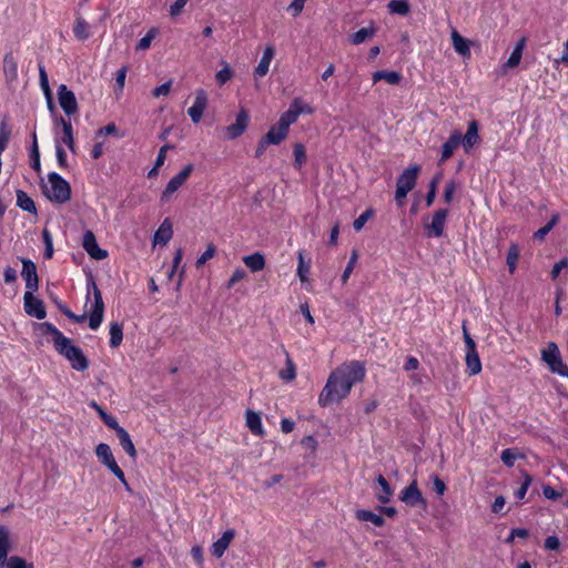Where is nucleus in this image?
Segmentation results:
<instances>
[{
  "instance_id": "51",
  "label": "nucleus",
  "mask_w": 568,
  "mask_h": 568,
  "mask_svg": "<svg viewBox=\"0 0 568 568\" xmlns=\"http://www.w3.org/2000/svg\"><path fill=\"white\" fill-rule=\"evenodd\" d=\"M6 568H33L32 564H28L23 558L12 556L4 564Z\"/></svg>"
},
{
  "instance_id": "33",
  "label": "nucleus",
  "mask_w": 568,
  "mask_h": 568,
  "mask_svg": "<svg viewBox=\"0 0 568 568\" xmlns=\"http://www.w3.org/2000/svg\"><path fill=\"white\" fill-rule=\"evenodd\" d=\"M452 41L455 51L463 57L470 55V49L466 39H464L456 30L452 32Z\"/></svg>"
},
{
  "instance_id": "59",
  "label": "nucleus",
  "mask_w": 568,
  "mask_h": 568,
  "mask_svg": "<svg viewBox=\"0 0 568 568\" xmlns=\"http://www.w3.org/2000/svg\"><path fill=\"white\" fill-rule=\"evenodd\" d=\"M245 272L242 268H237L232 274L231 278L227 282V288L234 286L237 282L242 281L245 277Z\"/></svg>"
},
{
  "instance_id": "60",
  "label": "nucleus",
  "mask_w": 568,
  "mask_h": 568,
  "mask_svg": "<svg viewBox=\"0 0 568 568\" xmlns=\"http://www.w3.org/2000/svg\"><path fill=\"white\" fill-rule=\"evenodd\" d=\"M55 154H57V160H58V163L61 168H67L68 166V163H67V154H65V151L62 149V146L57 143L55 145Z\"/></svg>"
},
{
  "instance_id": "12",
  "label": "nucleus",
  "mask_w": 568,
  "mask_h": 568,
  "mask_svg": "<svg viewBox=\"0 0 568 568\" xmlns=\"http://www.w3.org/2000/svg\"><path fill=\"white\" fill-rule=\"evenodd\" d=\"M82 246L93 260L100 261L108 256V252L99 247L95 235L90 230L85 231L83 234Z\"/></svg>"
},
{
  "instance_id": "32",
  "label": "nucleus",
  "mask_w": 568,
  "mask_h": 568,
  "mask_svg": "<svg viewBox=\"0 0 568 568\" xmlns=\"http://www.w3.org/2000/svg\"><path fill=\"white\" fill-rule=\"evenodd\" d=\"M355 517L359 521H369L376 527H382L385 524V519L371 510L358 509L355 513Z\"/></svg>"
},
{
  "instance_id": "29",
  "label": "nucleus",
  "mask_w": 568,
  "mask_h": 568,
  "mask_svg": "<svg viewBox=\"0 0 568 568\" xmlns=\"http://www.w3.org/2000/svg\"><path fill=\"white\" fill-rule=\"evenodd\" d=\"M382 80L386 81L389 84L396 85V84H399V82L402 80V74L397 71H386V70H381V71H376L373 73L374 83L382 81Z\"/></svg>"
},
{
  "instance_id": "52",
  "label": "nucleus",
  "mask_w": 568,
  "mask_h": 568,
  "mask_svg": "<svg viewBox=\"0 0 568 568\" xmlns=\"http://www.w3.org/2000/svg\"><path fill=\"white\" fill-rule=\"evenodd\" d=\"M216 248L214 244L210 243L205 250V252L202 253V255L196 260V267L203 266L209 260H211L215 255Z\"/></svg>"
},
{
  "instance_id": "19",
  "label": "nucleus",
  "mask_w": 568,
  "mask_h": 568,
  "mask_svg": "<svg viewBox=\"0 0 568 568\" xmlns=\"http://www.w3.org/2000/svg\"><path fill=\"white\" fill-rule=\"evenodd\" d=\"M113 430L115 432L119 443H120L121 447L124 449V452L132 459H135L138 456V453H136L135 446H134L129 433L120 425L116 427V429H113Z\"/></svg>"
},
{
  "instance_id": "46",
  "label": "nucleus",
  "mask_w": 568,
  "mask_h": 568,
  "mask_svg": "<svg viewBox=\"0 0 568 568\" xmlns=\"http://www.w3.org/2000/svg\"><path fill=\"white\" fill-rule=\"evenodd\" d=\"M310 263H306L304 261L303 252H298V265H297V276L300 277L301 282H305L308 280L310 274Z\"/></svg>"
},
{
  "instance_id": "17",
  "label": "nucleus",
  "mask_w": 568,
  "mask_h": 568,
  "mask_svg": "<svg viewBox=\"0 0 568 568\" xmlns=\"http://www.w3.org/2000/svg\"><path fill=\"white\" fill-rule=\"evenodd\" d=\"M480 141L477 121H470L465 135H462V145L466 153H469L474 145Z\"/></svg>"
},
{
  "instance_id": "21",
  "label": "nucleus",
  "mask_w": 568,
  "mask_h": 568,
  "mask_svg": "<svg viewBox=\"0 0 568 568\" xmlns=\"http://www.w3.org/2000/svg\"><path fill=\"white\" fill-rule=\"evenodd\" d=\"M462 142V133L454 131L449 139L442 146L440 162L447 161Z\"/></svg>"
},
{
  "instance_id": "15",
  "label": "nucleus",
  "mask_w": 568,
  "mask_h": 568,
  "mask_svg": "<svg viewBox=\"0 0 568 568\" xmlns=\"http://www.w3.org/2000/svg\"><path fill=\"white\" fill-rule=\"evenodd\" d=\"M207 105V95L204 90L200 89L195 92V100L191 108H189L187 113L191 116L194 123H197L206 109Z\"/></svg>"
},
{
  "instance_id": "58",
  "label": "nucleus",
  "mask_w": 568,
  "mask_h": 568,
  "mask_svg": "<svg viewBox=\"0 0 568 568\" xmlns=\"http://www.w3.org/2000/svg\"><path fill=\"white\" fill-rule=\"evenodd\" d=\"M170 90H171V81H168L159 87H156L153 91H152V95L154 98H159L161 95H168L170 93Z\"/></svg>"
},
{
  "instance_id": "56",
  "label": "nucleus",
  "mask_w": 568,
  "mask_h": 568,
  "mask_svg": "<svg viewBox=\"0 0 568 568\" xmlns=\"http://www.w3.org/2000/svg\"><path fill=\"white\" fill-rule=\"evenodd\" d=\"M455 192H456V184H455V182L454 181H449L448 183H446L443 197H444V201L447 204H449L452 202Z\"/></svg>"
},
{
  "instance_id": "18",
  "label": "nucleus",
  "mask_w": 568,
  "mask_h": 568,
  "mask_svg": "<svg viewBox=\"0 0 568 568\" xmlns=\"http://www.w3.org/2000/svg\"><path fill=\"white\" fill-rule=\"evenodd\" d=\"M234 537H235L234 529H229V530L224 531L222 537L220 539H217L212 545V547H211L212 556H214L215 558H221L224 555L225 550L229 548V546L232 542V540L234 539Z\"/></svg>"
},
{
  "instance_id": "35",
  "label": "nucleus",
  "mask_w": 568,
  "mask_h": 568,
  "mask_svg": "<svg viewBox=\"0 0 568 568\" xmlns=\"http://www.w3.org/2000/svg\"><path fill=\"white\" fill-rule=\"evenodd\" d=\"M74 36L78 40L84 41L90 37V26L89 23L82 18L77 17L75 23L73 27Z\"/></svg>"
},
{
  "instance_id": "16",
  "label": "nucleus",
  "mask_w": 568,
  "mask_h": 568,
  "mask_svg": "<svg viewBox=\"0 0 568 568\" xmlns=\"http://www.w3.org/2000/svg\"><path fill=\"white\" fill-rule=\"evenodd\" d=\"M420 171V166L417 164L410 165L403 171L398 176L396 185L412 191L416 185L417 175Z\"/></svg>"
},
{
  "instance_id": "1",
  "label": "nucleus",
  "mask_w": 568,
  "mask_h": 568,
  "mask_svg": "<svg viewBox=\"0 0 568 568\" xmlns=\"http://www.w3.org/2000/svg\"><path fill=\"white\" fill-rule=\"evenodd\" d=\"M365 374V365L359 361L342 364L328 376L318 396V404L326 407L338 403L349 394L354 384L364 379Z\"/></svg>"
},
{
  "instance_id": "6",
  "label": "nucleus",
  "mask_w": 568,
  "mask_h": 568,
  "mask_svg": "<svg viewBox=\"0 0 568 568\" xmlns=\"http://www.w3.org/2000/svg\"><path fill=\"white\" fill-rule=\"evenodd\" d=\"M541 358L547 363L552 373L568 377V366L562 362L557 344L550 342L547 348L542 349Z\"/></svg>"
},
{
  "instance_id": "13",
  "label": "nucleus",
  "mask_w": 568,
  "mask_h": 568,
  "mask_svg": "<svg viewBox=\"0 0 568 568\" xmlns=\"http://www.w3.org/2000/svg\"><path fill=\"white\" fill-rule=\"evenodd\" d=\"M250 120L248 112L244 109H241L236 115L235 123L227 125L225 128V135L229 140H234L242 135L247 128Z\"/></svg>"
},
{
  "instance_id": "3",
  "label": "nucleus",
  "mask_w": 568,
  "mask_h": 568,
  "mask_svg": "<svg viewBox=\"0 0 568 568\" xmlns=\"http://www.w3.org/2000/svg\"><path fill=\"white\" fill-rule=\"evenodd\" d=\"M48 181L50 186L44 193L51 202L63 204L71 199L70 184L61 175L51 172L48 174Z\"/></svg>"
},
{
  "instance_id": "25",
  "label": "nucleus",
  "mask_w": 568,
  "mask_h": 568,
  "mask_svg": "<svg viewBox=\"0 0 568 568\" xmlns=\"http://www.w3.org/2000/svg\"><path fill=\"white\" fill-rule=\"evenodd\" d=\"M172 224L169 219H165L154 234V242L166 244L172 239Z\"/></svg>"
},
{
  "instance_id": "47",
  "label": "nucleus",
  "mask_w": 568,
  "mask_h": 568,
  "mask_svg": "<svg viewBox=\"0 0 568 568\" xmlns=\"http://www.w3.org/2000/svg\"><path fill=\"white\" fill-rule=\"evenodd\" d=\"M305 162H306L305 148L302 143H296L294 145V166L296 169H301Z\"/></svg>"
},
{
  "instance_id": "63",
  "label": "nucleus",
  "mask_w": 568,
  "mask_h": 568,
  "mask_svg": "<svg viewBox=\"0 0 568 568\" xmlns=\"http://www.w3.org/2000/svg\"><path fill=\"white\" fill-rule=\"evenodd\" d=\"M187 0H175V2L170 7V13L172 17L179 16L183 8L185 7Z\"/></svg>"
},
{
  "instance_id": "40",
  "label": "nucleus",
  "mask_w": 568,
  "mask_h": 568,
  "mask_svg": "<svg viewBox=\"0 0 568 568\" xmlns=\"http://www.w3.org/2000/svg\"><path fill=\"white\" fill-rule=\"evenodd\" d=\"M559 222V214L554 213L550 217V221L539 230L534 233V239L537 241H542L545 236L554 229V226Z\"/></svg>"
},
{
  "instance_id": "50",
  "label": "nucleus",
  "mask_w": 568,
  "mask_h": 568,
  "mask_svg": "<svg viewBox=\"0 0 568 568\" xmlns=\"http://www.w3.org/2000/svg\"><path fill=\"white\" fill-rule=\"evenodd\" d=\"M295 375H296L295 366H294L291 357L287 355L286 356V368L282 369L280 372V377L284 381H293L295 378Z\"/></svg>"
},
{
  "instance_id": "2",
  "label": "nucleus",
  "mask_w": 568,
  "mask_h": 568,
  "mask_svg": "<svg viewBox=\"0 0 568 568\" xmlns=\"http://www.w3.org/2000/svg\"><path fill=\"white\" fill-rule=\"evenodd\" d=\"M39 327L44 334L52 335L54 349L62 355L78 372H84L89 367V359L82 349L75 346L69 337H65L53 324L43 322Z\"/></svg>"
},
{
  "instance_id": "48",
  "label": "nucleus",
  "mask_w": 568,
  "mask_h": 568,
  "mask_svg": "<svg viewBox=\"0 0 568 568\" xmlns=\"http://www.w3.org/2000/svg\"><path fill=\"white\" fill-rule=\"evenodd\" d=\"M357 260H358V253L356 250H353L352 253H351V257L348 260V263L342 274V282L343 283H346L347 280L349 278L356 263H357Z\"/></svg>"
},
{
  "instance_id": "62",
  "label": "nucleus",
  "mask_w": 568,
  "mask_h": 568,
  "mask_svg": "<svg viewBox=\"0 0 568 568\" xmlns=\"http://www.w3.org/2000/svg\"><path fill=\"white\" fill-rule=\"evenodd\" d=\"M433 486L437 495L443 496L445 494L446 485L437 475L433 477Z\"/></svg>"
},
{
  "instance_id": "34",
  "label": "nucleus",
  "mask_w": 568,
  "mask_h": 568,
  "mask_svg": "<svg viewBox=\"0 0 568 568\" xmlns=\"http://www.w3.org/2000/svg\"><path fill=\"white\" fill-rule=\"evenodd\" d=\"M246 426L254 435H263L262 420L260 415L255 412H246Z\"/></svg>"
},
{
  "instance_id": "53",
  "label": "nucleus",
  "mask_w": 568,
  "mask_h": 568,
  "mask_svg": "<svg viewBox=\"0 0 568 568\" xmlns=\"http://www.w3.org/2000/svg\"><path fill=\"white\" fill-rule=\"evenodd\" d=\"M517 457H518V454L511 448L504 449L500 455L501 462L507 467H513Z\"/></svg>"
},
{
  "instance_id": "41",
  "label": "nucleus",
  "mask_w": 568,
  "mask_h": 568,
  "mask_svg": "<svg viewBox=\"0 0 568 568\" xmlns=\"http://www.w3.org/2000/svg\"><path fill=\"white\" fill-rule=\"evenodd\" d=\"M375 34L374 28H363L351 37V42L355 45L365 42L367 39L372 38Z\"/></svg>"
},
{
  "instance_id": "42",
  "label": "nucleus",
  "mask_w": 568,
  "mask_h": 568,
  "mask_svg": "<svg viewBox=\"0 0 568 568\" xmlns=\"http://www.w3.org/2000/svg\"><path fill=\"white\" fill-rule=\"evenodd\" d=\"M387 7L390 13L400 16H406L410 9L406 0H392Z\"/></svg>"
},
{
  "instance_id": "5",
  "label": "nucleus",
  "mask_w": 568,
  "mask_h": 568,
  "mask_svg": "<svg viewBox=\"0 0 568 568\" xmlns=\"http://www.w3.org/2000/svg\"><path fill=\"white\" fill-rule=\"evenodd\" d=\"M95 455L101 464H103L125 487L131 490L129 483L125 479L123 470L119 467L110 446L105 443H100L95 447Z\"/></svg>"
},
{
  "instance_id": "44",
  "label": "nucleus",
  "mask_w": 568,
  "mask_h": 568,
  "mask_svg": "<svg viewBox=\"0 0 568 568\" xmlns=\"http://www.w3.org/2000/svg\"><path fill=\"white\" fill-rule=\"evenodd\" d=\"M518 258H519V247L517 244H511L509 246V250L507 252V258H506V262H507V265L509 267V272L513 274L516 270V266H517V262H518Z\"/></svg>"
},
{
  "instance_id": "10",
  "label": "nucleus",
  "mask_w": 568,
  "mask_h": 568,
  "mask_svg": "<svg viewBox=\"0 0 568 568\" xmlns=\"http://www.w3.org/2000/svg\"><path fill=\"white\" fill-rule=\"evenodd\" d=\"M34 291H27L23 295L24 312L29 316L43 320L47 316L44 304L33 295Z\"/></svg>"
},
{
  "instance_id": "23",
  "label": "nucleus",
  "mask_w": 568,
  "mask_h": 568,
  "mask_svg": "<svg viewBox=\"0 0 568 568\" xmlns=\"http://www.w3.org/2000/svg\"><path fill=\"white\" fill-rule=\"evenodd\" d=\"M59 123L62 125V135L60 138V141L64 143L71 152H75L73 129L71 122L61 116L59 119Z\"/></svg>"
},
{
  "instance_id": "54",
  "label": "nucleus",
  "mask_w": 568,
  "mask_h": 568,
  "mask_svg": "<svg viewBox=\"0 0 568 568\" xmlns=\"http://www.w3.org/2000/svg\"><path fill=\"white\" fill-rule=\"evenodd\" d=\"M523 477H524V481H523L520 488L515 494L518 499H523L525 497L527 489L532 481V477L526 471H523Z\"/></svg>"
},
{
  "instance_id": "24",
  "label": "nucleus",
  "mask_w": 568,
  "mask_h": 568,
  "mask_svg": "<svg viewBox=\"0 0 568 568\" xmlns=\"http://www.w3.org/2000/svg\"><path fill=\"white\" fill-rule=\"evenodd\" d=\"M465 361H466L468 375L473 376V375H477L480 373L481 362H480L477 348L466 351Z\"/></svg>"
},
{
  "instance_id": "57",
  "label": "nucleus",
  "mask_w": 568,
  "mask_h": 568,
  "mask_svg": "<svg viewBox=\"0 0 568 568\" xmlns=\"http://www.w3.org/2000/svg\"><path fill=\"white\" fill-rule=\"evenodd\" d=\"M306 0H293L287 10L293 17H297L304 9Z\"/></svg>"
},
{
  "instance_id": "64",
  "label": "nucleus",
  "mask_w": 568,
  "mask_h": 568,
  "mask_svg": "<svg viewBox=\"0 0 568 568\" xmlns=\"http://www.w3.org/2000/svg\"><path fill=\"white\" fill-rule=\"evenodd\" d=\"M17 277H18V274H17V271L13 267L8 266V267L4 268L3 278H4L6 283H13V282H16Z\"/></svg>"
},
{
  "instance_id": "49",
  "label": "nucleus",
  "mask_w": 568,
  "mask_h": 568,
  "mask_svg": "<svg viewBox=\"0 0 568 568\" xmlns=\"http://www.w3.org/2000/svg\"><path fill=\"white\" fill-rule=\"evenodd\" d=\"M158 29L152 28L148 31V33L140 39L136 45V50H146L150 48L152 40L156 37Z\"/></svg>"
},
{
  "instance_id": "31",
  "label": "nucleus",
  "mask_w": 568,
  "mask_h": 568,
  "mask_svg": "<svg viewBox=\"0 0 568 568\" xmlns=\"http://www.w3.org/2000/svg\"><path fill=\"white\" fill-rule=\"evenodd\" d=\"M243 263L246 267H248L252 272L262 271L265 267V258L264 255L256 252L254 254L247 255L243 257Z\"/></svg>"
},
{
  "instance_id": "43",
  "label": "nucleus",
  "mask_w": 568,
  "mask_h": 568,
  "mask_svg": "<svg viewBox=\"0 0 568 568\" xmlns=\"http://www.w3.org/2000/svg\"><path fill=\"white\" fill-rule=\"evenodd\" d=\"M30 158H31V168L34 171L39 172L41 169V164H40V152H39L36 133L32 134V146H31V151H30Z\"/></svg>"
},
{
  "instance_id": "9",
  "label": "nucleus",
  "mask_w": 568,
  "mask_h": 568,
  "mask_svg": "<svg viewBox=\"0 0 568 568\" xmlns=\"http://www.w3.org/2000/svg\"><path fill=\"white\" fill-rule=\"evenodd\" d=\"M399 498L403 503L410 507L420 506L424 509L427 507V503L418 489L416 480H413L402 490Z\"/></svg>"
},
{
  "instance_id": "14",
  "label": "nucleus",
  "mask_w": 568,
  "mask_h": 568,
  "mask_svg": "<svg viewBox=\"0 0 568 568\" xmlns=\"http://www.w3.org/2000/svg\"><path fill=\"white\" fill-rule=\"evenodd\" d=\"M22 271L21 276L26 282L27 291H37L39 287V277L36 264L28 258H21Z\"/></svg>"
},
{
  "instance_id": "37",
  "label": "nucleus",
  "mask_w": 568,
  "mask_h": 568,
  "mask_svg": "<svg viewBox=\"0 0 568 568\" xmlns=\"http://www.w3.org/2000/svg\"><path fill=\"white\" fill-rule=\"evenodd\" d=\"M377 484L381 486L382 491L376 494V498L382 504L388 503L390 500V497L393 496V489L390 485L382 475L377 477Z\"/></svg>"
},
{
  "instance_id": "61",
  "label": "nucleus",
  "mask_w": 568,
  "mask_h": 568,
  "mask_svg": "<svg viewBox=\"0 0 568 568\" xmlns=\"http://www.w3.org/2000/svg\"><path fill=\"white\" fill-rule=\"evenodd\" d=\"M568 267V258H562L556 263L551 270V277L555 280L560 274L561 270Z\"/></svg>"
},
{
  "instance_id": "55",
  "label": "nucleus",
  "mask_w": 568,
  "mask_h": 568,
  "mask_svg": "<svg viewBox=\"0 0 568 568\" xmlns=\"http://www.w3.org/2000/svg\"><path fill=\"white\" fill-rule=\"evenodd\" d=\"M373 215V211L372 210H366L365 212H363L353 223V226L356 231H361L365 223L367 222V220Z\"/></svg>"
},
{
  "instance_id": "20",
  "label": "nucleus",
  "mask_w": 568,
  "mask_h": 568,
  "mask_svg": "<svg viewBox=\"0 0 568 568\" xmlns=\"http://www.w3.org/2000/svg\"><path fill=\"white\" fill-rule=\"evenodd\" d=\"M275 50L272 45H267L263 52V55L254 70L255 78H263L267 74L271 61L273 60Z\"/></svg>"
},
{
  "instance_id": "11",
  "label": "nucleus",
  "mask_w": 568,
  "mask_h": 568,
  "mask_svg": "<svg viewBox=\"0 0 568 568\" xmlns=\"http://www.w3.org/2000/svg\"><path fill=\"white\" fill-rule=\"evenodd\" d=\"M59 104L65 114L71 115L78 111V103L75 95L70 91L65 84H60L58 88Z\"/></svg>"
},
{
  "instance_id": "36",
  "label": "nucleus",
  "mask_w": 568,
  "mask_h": 568,
  "mask_svg": "<svg viewBox=\"0 0 568 568\" xmlns=\"http://www.w3.org/2000/svg\"><path fill=\"white\" fill-rule=\"evenodd\" d=\"M526 44L525 38L520 39L517 44L515 45L510 57L508 58L507 62L505 63L506 68H515L519 64L523 55V51Z\"/></svg>"
},
{
  "instance_id": "27",
  "label": "nucleus",
  "mask_w": 568,
  "mask_h": 568,
  "mask_svg": "<svg viewBox=\"0 0 568 568\" xmlns=\"http://www.w3.org/2000/svg\"><path fill=\"white\" fill-rule=\"evenodd\" d=\"M17 206L22 211L37 214V206L34 201L22 190H17Z\"/></svg>"
},
{
  "instance_id": "8",
  "label": "nucleus",
  "mask_w": 568,
  "mask_h": 568,
  "mask_svg": "<svg viewBox=\"0 0 568 568\" xmlns=\"http://www.w3.org/2000/svg\"><path fill=\"white\" fill-rule=\"evenodd\" d=\"M447 215V209H439L434 213L430 223L425 224L427 237H440L444 234Z\"/></svg>"
},
{
  "instance_id": "26",
  "label": "nucleus",
  "mask_w": 568,
  "mask_h": 568,
  "mask_svg": "<svg viewBox=\"0 0 568 568\" xmlns=\"http://www.w3.org/2000/svg\"><path fill=\"white\" fill-rule=\"evenodd\" d=\"M287 131L281 128L278 124L271 126L268 132L263 136L265 143L277 145L280 144L286 136Z\"/></svg>"
},
{
  "instance_id": "30",
  "label": "nucleus",
  "mask_w": 568,
  "mask_h": 568,
  "mask_svg": "<svg viewBox=\"0 0 568 568\" xmlns=\"http://www.w3.org/2000/svg\"><path fill=\"white\" fill-rule=\"evenodd\" d=\"M3 71L8 81H14L18 78V64L14 57L8 53L3 58Z\"/></svg>"
},
{
  "instance_id": "22",
  "label": "nucleus",
  "mask_w": 568,
  "mask_h": 568,
  "mask_svg": "<svg viewBox=\"0 0 568 568\" xmlns=\"http://www.w3.org/2000/svg\"><path fill=\"white\" fill-rule=\"evenodd\" d=\"M300 114L301 110L297 108V101H294L291 108L281 115L276 124L288 132L290 125L297 121Z\"/></svg>"
},
{
  "instance_id": "45",
  "label": "nucleus",
  "mask_w": 568,
  "mask_h": 568,
  "mask_svg": "<svg viewBox=\"0 0 568 568\" xmlns=\"http://www.w3.org/2000/svg\"><path fill=\"white\" fill-rule=\"evenodd\" d=\"M221 64L223 65V68L215 74V80L219 83V85H224L227 81L232 79L233 71L227 62L222 61Z\"/></svg>"
},
{
  "instance_id": "38",
  "label": "nucleus",
  "mask_w": 568,
  "mask_h": 568,
  "mask_svg": "<svg viewBox=\"0 0 568 568\" xmlns=\"http://www.w3.org/2000/svg\"><path fill=\"white\" fill-rule=\"evenodd\" d=\"M89 406L95 409V412L109 428L116 429L119 423L115 417L109 415L95 400L90 402Z\"/></svg>"
},
{
  "instance_id": "39",
  "label": "nucleus",
  "mask_w": 568,
  "mask_h": 568,
  "mask_svg": "<svg viewBox=\"0 0 568 568\" xmlns=\"http://www.w3.org/2000/svg\"><path fill=\"white\" fill-rule=\"evenodd\" d=\"M123 341V326L118 322L110 324V346L115 348Z\"/></svg>"
},
{
  "instance_id": "7",
  "label": "nucleus",
  "mask_w": 568,
  "mask_h": 568,
  "mask_svg": "<svg viewBox=\"0 0 568 568\" xmlns=\"http://www.w3.org/2000/svg\"><path fill=\"white\" fill-rule=\"evenodd\" d=\"M193 164H187L182 171L174 175L166 184L161 195L162 202H168L170 197L185 183L193 172Z\"/></svg>"
},
{
  "instance_id": "28",
  "label": "nucleus",
  "mask_w": 568,
  "mask_h": 568,
  "mask_svg": "<svg viewBox=\"0 0 568 568\" xmlns=\"http://www.w3.org/2000/svg\"><path fill=\"white\" fill-rule=\"evenodd\" d=\"M10 550L9 531L6 527H0V567H3L8 561V554Z\"/></svg>"
},
{
  "instance_id": "4",
  "label": "nucleus",
  "mask_w": 568,
  "mask_h": 568,
  "mask_svg": "<svg viewBox=\"0 0 568 568\" xmlns=\"http://www.w3.org/2000/svg\"><path fill=\"white\" fill-rule=\"evenodd\" d=\"M88 295L87 298L89 300L90 294H93V305L91 308L90 317H89V327L93 331L98 329L103 321V314H104V303L102 300L101 291L99 290L97 283L91 278L88 282Z\"/></svg>"
}]
</instances>
